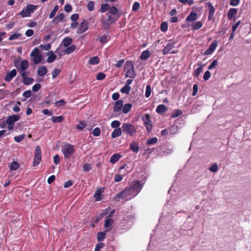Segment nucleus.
I'll return each instance as SVG.
<instances>
[{
	"instance_id": "24",
	"label": "nucleus",
	"mask_w": 251,
	"mask_h": 251,
	"mask_svg": "<svg viewBox=\"0 0 251 251\" xmlns=\"http://www.w3.org/2000/svg\"><path fill=\"white\" fill-rule=\"evenodd\" d=\"M122 134V130L120 128H115V129L111 134V137L112 138H115L117 137L121 136Z\"/></svg>"
},
{
	"instance_id": "22",
	"label": "nucleus",
	"mask_w": 251,
	"mask_h": 251,
	"mask_svg": "<svg viewBox=\"0 0 251 251\" xmlns=\"http://www.w3.org/2000/svg\"><path fill=\"white\" fill-rule=\"evenodd\" d=\"M122 157L119 153H115L112 155L110 158V162L112 164H115Z\"/></svg>"
},
{
	"instance_id": "5",
	"label": "nucleus",
	"mask_w": 251,
	"mask_h": 251,
	"mask_svg": "<svg viewBox=\"0 0 251 251\" xmlns=\"http://www.w3.org/2000/svg\"><path fill=\"white\" fill-rule=\"evenodd\" d=\"M129 187L136 196L140 192L143 188V185L139 180H136L132 182Z\"/></svg>"
},
{
	"instance_id": "12",
	"label": "nucleus",
	"mask_w": 251,
	"mask_h": 251,
	"mask_svg": "<svg viewBox=\"0 0 251 251\" xmlns=\"http://www.w3.org/2000/svg\"><path fill=\"white\" fill-rule=\"evenodd\" d=\"M217 44L216 41L213 42L210 45L209 48L207 49L204 53V55L211 54L216 49Z\"/></svg>"
},
{
	"instance_id": "32",
	"label": "nucleus",
	"mask_w": 251,
	"mask_h": 251,
	"mask_svg": "<svg viewBox=\"0 0 251 251\" xmlns=\"http://www.w3.org/2000/svg\"><path fill=\"white\" fill-rule=\"evenodd\" d=\"M100 59L97 56L91 57L89 61V63L91 65H96L99 63Z\"/></svg>"
},
{
	"instance_id": "30",
	"label": "nucleus",
	"mask_w": 251,
	"mask_h": 251,
	"mask_svg": "<svg viewBox=\"0 0 251 251\" xmlns=\"http://www.w3.org/2000/svg\"><path fill=\"white\" fill-rule=\"evenodd\" d=\"M130 149L134 152H138L139 151V147L137 143L133 142L130 145Z\"/></svg>"
},
{
	"instance_id": "11",
	"label": "nucleus",
	"mask_w": 251,
	"mask_h": 251,
	"mask_svg": "<svg viewBox=\"0 0 251 251\" xmlns=\"http://www.w3.org/2000/svg\"><path fill=\"white\" fill-rule=\"evenodd\" d=\"M17 75V71L15 69L7 72L4 78L5 81L10 82L12 78L15 77Z\"/></svg>"
},
{
	"instance_id": "8",
	"label": "nucleus",
	"mask_w": 251,
	"mask_h": 251,
	"mask_svg": "<svg viewBox=\"0 0 251 251\" xmlns=\"http://www.w3.org/2000/svg\"><path fill=\"white\" fill-rule=\"evenodd\" d=\"M41 160V151L40 147L38 146L36 147L34 153L33 166L38 165Z\"/></svg>"
},
{
	"instance_id": "53",
	"label": "nucleus",
	"mask_w": 251,
	"mask_h": 251,
	"mask_svg": "<svg viewBox=\"0 0 251 251\" xmlns=\"http://www.w3.org/2000/svg\"><path fill=\"white\" fill-rule=\"evenodd\" d=\"M25 137V134H22L19 136H16L14 137V140L16 142L19 143V142H21L22 140H23Z\"/></svg>"
},
{
	"instance_id": "62",
	"label": "nucleus",
	"mask_w": 251,
	"mask_h": 251,
	"mask_svg": "<svg viewBox=\"0 0 251 251\" xmlns=\"http://www.w3.org/2000/svg\"><path fill=\"white\" fill-rule=\"evenodd\" d=\"M210 76H211L210 72L209 71H206L203 75V79L205 80H207L210 78Z\"/></svg>"
},
{
	"instance_id": "45",
	"label": "nucleus",
	"mask_w": 251,
	"mask_h": 251,
	"mask_svg": "<svg viewBox=\"0 0 251 251\" xmlns=\"http://www.w3.org/2000/svg\"><path fill=\"white\" fill-rule=\"evenodd\" d=\"M113 220L111 218L106 217L104 222V227L107 228L110 225L112 224Z\"/></svg>"
},
{
	"instance_id": "42",
	"label": "nucleus",
	"mask_w": 251,
	"mask_h": 251,
	"mask_svg": "<svg viewBox=\"0 0 251 251\" xmlns=\"http://www.w3.org/2000/svg\"><path fill=\"white\" fill-rule=\"evenodd\" d=\"M34 79L32 77H26L23 80V82L25 85H29L32 84Z\"/></svg>"
},
{
	"instance_id": "7",
	"label": "nucleus",
	"mask_w": 251,
	"mask_h": 251,
	"mask_svg": "<svg viewBox=\"0 0 251 251\" xmlns=\"http://www.w3.org/2000/svg\"><path fill=\"white\" fill-rule=\"evenodd\" d=\"M130 188L128 186L126 187L124 191L119 193L116 196V199H125L128 196H131L132 197H135L136 195H134Z\"/></svg>"
},
{
	"instance_id": "29",
	"label": "nucleus",
	"mask_w": 251,
	"mask_h": 251,
	"mask_svg": "<svg viewBox=\"0 0 251 251\" xmlns=\"http://www.w3.org/2000/svg\"><path fill=\"white\" fill-rule=\"evenodd\" d=\"M73 40L71 38L66 37L62 41V44L65 47H67L71 44Z\"/></svg>"
},
{
	"instance_id": "56",
	"label": "nucleus",
	"mask_w": 251,
	"mask_h": 251,
	"mask_svg": "<svg viewBox=\"0 0 251 251\" xmlns=\"http://www.w3.org/2000/svg\"><path fill=\"white\" fill-rule=\"evenodd\" d=\"M109 13L112 15H116L118 13V10L116 7L112 6L109 8Z\"/></svg>"
},
{
	"instance_id": "13",
	"label": "nucleus",
	"mask_w": 251,
	"mask_h": 251,
	"mask_svg": "<svg viewBox=\"0 0 251 251\" xmlns=\"http://www.w3.org/2000/svg\"><path fill=\"white\" fill-rule=\"evenodd\" d=\"M206 6L209 9L208 19L211 20L215 12V9L210 2H208L206 3Z\"/></svg>"
},
{
	"instance_id": "20",
	"label": "nucleus",
	"mask_w": 251,
	"mask_h": 251,
	"mask_svg": "<svg viewBox=\"0 0 251 251\" xmlns=\"http://www.w3.org/2000/svg\"><path fill=\"white\" fill-rule=\"evenodd\" d=\"M237 10L235 8H230L227 12V17L231 20L237 14Z\"/></svg>"
},
{
	"instance_id": "18",
	"label": "nucleus",
	"mask_w": 251,
	"mask_h": 251,
	"mask_svg": "<svg viewBox=\"0 0 251 251\" xmlns=\"http://www.w3.org/2000/svg\"><path fill=\"white\" fill-rule=\"evenodd\" d=\"M197 18V14L196 12L192 11L188 16V17L186 18V20L189 22H193L196 20Z\"/></svg>"
},
{
	"instance_id": "6",
	"label": "nucleus",
	"mask_w": 251,
	"mask_h": 251,
	"mask_svg": "<svg viewBox=\"0 0 251 251\" xmlns=\"http://www.w3.org/2000/svg\"><path fill=\"white\" fill-rule=\"evenodd\" d=\"M122 129L124 133L130 136L133 135V133L136 132L134 126L130 123H124Z\"/></svg>"
},
{
	"instance_id": "47",
	"label": "nucleus",
	"mask_w": 251,
	"mask_h": 251,
	"mask_svg": "<svg viewBox=\"0 0 251 251\" xmlns=\"http://www.w3.org/2000/svg\"><path fill=\"white\" fill-rule=\"evenodd\" d=\"M157 139L156 137H153L151 139H149L147 141V145H153L157 143Z\"/></svg>"
},
{
	"instance_id": "16",
	"label": "nucleus",
	"mask_w": 251,
	"mask_h": 251,
	"mask_svg": "<svg viewBox=\"0 0 251 251\" xmlns=\"http://www.w3.org/2000/svg\"><path fill=\"white\" fill-rule=\"evenodd\" d=\"M198 65L199 66V68L197 69L194 73V75L195 77H198L199 76L200 74L202 72L204 66V65L201 62H199Z\"/></svg>"
},
{
	"instance_id": "54",
	"label": "nucleus",
	"mask_w": 251,
	"mask_h": 251,
	"mask_svg": "<svg viewBox=\"0 0 251 251\" xmlns=\"http://www.w3.org/2000/svg\"><path fill=\"white\" fill-rule=\"evenodd\" d=\"M218 64V61L217 60H214L212 61V63L208 66V70H211L212 69H214L216 68V67L217 66Z\"/></svg>"
},
{
	"instance_id": "57",
	"label": "nucleus",
	"mask_w": 251,
	"mask_h": 251,
	"mask_svg": "<svg viewBox=\"0 0 251 251\" xmlns=\"http://www.w3.org/2000/svg\"><path fill=\"white\" fill-rule=\"evenodd\" d=\"M40 48L41 49V50H49L51 48V45L49 44H46L45 45H41L40 46Z\"/></svg>"
},
{
	"instance_id": "36",
	"label": "nucleus",
	"mask_w": 251,
	"mask_h": 251,
	"mask_svg": "<svg viewBox=\"0 0 251 251\" xmlns=\"http://www.w3.org/2000/svg\"><path fill=\"white\" fill-rule=\"evenodd\" d=\"M110 39V37L108 35H104L100 38V41L102 44H105L108 42Z\"/></svg>"
},
{
	"instance_id": "43",
	"label": "nucleus",
	"mask_w": 251,
	"mask_h": 251,
	"mask_svg": "<svg viewBox=\"0 0 251 251\" xmlns=\"http://www.w3.org/2000/svg\"><path fill=\"white\" fill-rule=\"evenodd\" d=\"M130 90H131V88H130V87L129 86H127V85H125V86L123 87L121 89V92L122 93L128 94L129 92H130Z\"/></svg>"
},
{
	"instance_id": "58",
	"label": "nucleus",
	"mask_w": 251,
	"mask_h": 251,
	"mask_svg": "<svg viewBox=\"0 0 251 251\" xmlns=\"http://www.w3.org/2000/svg\"><path fill=\"white\" fill-rule=\"evenodd\" d=\"M209 170L213 173L216 172L218 171V166L216 163H214L210 168Z\"/></svg>"
},
{
	"instance_id": "15",
	"label": "nucleus",
	"mask_w": 251,
	"mask_h": 251,
	"mask_svg": "<svg viewBox=\"0 0 251 251\" xmlns=\"http://www.w3.org/2000/svg\"><path fill=\"white\" fill-rule=\"evenodd\" d=\"M124 102L122 100H118L115 102V105L114 106V111L115 112H119L120 111L123 106Z\"/></svg>"
},
{
	"instance_id": "3",
	"label": "nucleus",
	"mask_w": 251,
	"mask_h": 251,
	"mask_svg": "<svg viewBox=\"0 0 251 251\" xmlns=\"http://www.w3.org/2000/svg\"><path fill=\"white\" fill-rule=\"evenodd\" d=\"M30 56L33 57V61L35 64L40 63L43 59V56L40 53V50L37 48L33 50Z\"/></svg>"
},
{
	"instance_id": "52",
	"label": "nucleus",
	"mask_w": 251,
	"mask_h": 251,
	"mask_svg": "<svg viewBox=\"0 0 251 251\" xmlns=\"http://www.w3.org/2000/svg\"><path fill=\"white\" fill-rule=\"evenodd\" d=\"M161 30L163 32H165L168 29V24L166 22H163L160 26Z\"/></svg>"
},
{
	"instance_id": "33",
	"label": "nucleus",
	"mask_w": 251,
	"mask_h": 251,
	"mask_svg": "<svg viewBox=\"0 0 251 251\" xmlns=\"http://www.w3.org/2000/svg\"><path fill=\"white\" fill-rule=\"evenodd\" d=\"M76 49L75 46L74 45H71L69 47H68L64 50V52L66 54H69L73 52Z\"/></svg>"
},
{
	"instance_id": "64",
	"label": "nucleus",
	"mask_w": 251,
	"mask_h": 251,
	"mask_svg": "<svg viewBox=\"0 0 251 251\" xmlns=\"http://www.w3.org/2000/svg\"><path fill=\"white\" fill-rule=\"evenodd\" d=\"M41 85L40 84H36L32 87V90L34 92H37L41 88Z\"/></svg>"
},
{
	"instance_id": "63",
	"label": "nucleus",
	"mask_w": 251,
	"mask_h": 251,
	"mask_svg": "<svg viewBox=\"0 0 251 251\" xmlns=\"http://www.w3.org/2000/svg\"><path fill=\"white\" fill-rule=\"evenodd\" d=\"M123 179V176L122 175L117 174L115 175L114 180L115 182L121 181Z\"/></svg>"
},
{
	"instance_id": "61",
	"label": "nucleus",
	"mask_w": 251,
	"mask_h": 251,
	"mask_svg": "<svg viewBox=\"0 0 251 251\" xmlns=\"http://www.w3.org/2000/svg\"><path fill=\"white\" fill-rule=\"evenodd\" d=\"M60 73V71L58 69H54L52 72V77L54 78H55L57 75H58Z\"/></svg>"
},
{
	"instance_id": "28",
	"label": "nucleus",
	"mask_w": 251,
	"mask_h": 251,
	"mask_svg": "<svg viewBox=\"0 0 251 251\" xmlns=\"http://www.w3.org/2000/svg\"><path fill=\"white\" fill-rule=\"evenodd\" d=\"M150 52L147 50L142 52L141 54L140 58L142 60H146L148 59L150 56Z\"/></svg>"
},
{
	"instance_id": "50",
	"label": "nucleus",
	"mask_w": 251,
	"mask_h": 251,
	"mask_svg": "<svg viewBox=\"0 0 251 251\" xmlns=\"http://www.w3.org/2000/svg\"><path fill=\"white\" fill-rule=\"evenodd\" d=\"M151 86L150 85H147L146 86V92H145V97L146 98H149L151 96Z\"/></svg>"
},
{
	"instance_id": "48",
	"label": "nucleus",
	"mask_w": 251,
	"mask_h": 251,
	"mask_svg": "<svg viewBox=\"0 0 251 251\" xmlns=\"http://www.w3.org/2000/svg\"><path fill=\"white\" fill-rule=\"evenodd\" d=\"M92 166L90 164L86 163L83 166V170L85 172H88L92 169Z\"/></svg>"
},
{
	"instance_id": "21",
	"label": "nucleus",
	"mask_w": 251,
	"mask_h": 251,
	"mask_svg": "<svg viewBox=\"0 0 251 251\" xmlns=\"http://www.w3.org/2000/svg\"><path fill=\"white\" fill-rule=\"evenodd\" d=\"M48 70L46 67L44 66L40 67L38 70L37 73L39 76H42L46 75Z\"/></svg>"
},
{
	"instance_id": "60",
	"label": "nucleus",
	"mask_w": 251,
	"mask_h": 251,
	"mask_svg": "<svg viewBox=\"0 0 251 251\" xmlns=\"http://www.w3.org/2000/svg\"><path fill=\"white\" fill-rule=\"evenodd\" d=\"M140 7V5L138 2H135L133 3L132 6V10L134 11H136L138 10Z\"/></svg>"
},
{
	"instance_id": "4",
	"label": "nucleus",
	"mask_w": 251,
	"mask_h": 251,
	"mask_svg": "<svg viewBox=\"0 0 251 251\" xmlns=\"http://www.w3.org/2000/svg\"><path fill=\"white\" fill-rule=\"evenodd\" d=\"M36 8L37 7L35 5L28 4L21 11L19 15H21L23 17H28L31 13L34 12Z\"/></svg>"
},
{
	"instance_id": "25",
	"label": "nucleus",
	"mask_w": 251,
	"mask_h": 251,
	"mask_svg": "<svg viewBox=\"0 0 251 251\" xmlns=\"http://www.w3.org/2000/svg\"><path fill=\"white\" fill-rule=\"evenodd\" d=\"M112 23V22L111 21V17L110 16H109L106 20L102 21V24L104 29H108Z\"/></svg>"
},
{
	"instance_id": "39",
	"label": "nucleus",
	"mask_w": 251,
	"mask_h": 251,
	"mask_svg": "<svg viewBox=\"0 0 251 251\" xmlns=\"http://www.w3.org/2000/svg\"><path fill=\"white\" fill-rule=\"evenodd\" d=\"M64 119V117L62 116H53L51 118V120L54 123H60Z\"/></svg>"
},
{
	"instance_id": "19",
	"label": "nucleus",
	"mask_w": 251,
	"mask_h": 251,
	"mask_svg": "<svg viewBox=\"0 0 251 251\" xmlns=\"http://www.w3.org/2000/svg\"><path fill=\"white\" fill-rule=\"evenodd\" d=\"M48 55H49L47 58V62L48 63L53 62L56 58V55L53 53L52 51H49L48 52Z\"/></svg>"
},
{
	"instance_id": "1",
	"label": "nucleus",
	"mask_w": 251,
	"mask_h": 251,
	"mask_svg": "<svg viewBox=\"0 0 251 251\" xmlns=\"http://www.w3.org/2000/svg\"><path fill=\"white\" fill-rule=\"evenodd\" d=\"M125 68L126 69L125 75L126 77L134 78L136 76V74L134 70V64L133 61H127L126 63Z\"/></svg>"
},
{
	"instance_id": "44",
	"label": "nucleus",
	"mask_w": 251,
	"mask_h": 251,
	"mask_svg": "<svg viewBox=\"0 0 251 251\" xmlns=\"http://www.w3.org/2000/svg\"><path fill=\"white\" fill-rule=\"evenodd\" d=\"M22 36V34L18 33H15L13 34H11L10 37H9V40H13L15 39H17L20 37Z\"/></svg>"
},
{
	"instance_id": "23",
	"label": "nucleus",
	"mask_w": 251,
	"mask_h": 251,
	"mask_svg": "<svg viewBox=\"0 0 251 251\" xmlns=\"http://www.w3.org/2000/svg\"><path fill=\"white\" fill-rule=\"evenodd\" d=\"M64 17L65 16L64 14L61 13L59 15L55 17L52 20V22L55 24H58L59 22L63 21Z\"/></svg>"
},
{
	"instance_id": "46",
	"label": "nucleus",
	"mask_w": 251,
	"mask_h": 251,
	"mask_svg": "<svg viewBox=\"0 0 251 251\" xmlns=\"http://www.w3.org/2000/svg\"><path fill=\"white\" fill-rule=\"evenodd\" d=\"M58 6L57 5H56L53 9L52 10V11L51 12L50 14L49 15V18L50 19H52V18L54 17V16H55L57 11L58 10Z\"/></svg>"
},
{
	"instance_id": "9",
	"label": "nucleus",
	"mask_w": 251,
	"mask_h": 251,
	"mask_svg": "<svg viewBox=\"0 0 251 251\" xmlns=\"http://www.w3.org/2000/svg\"><path fill=\"white\" fill-rule=\"evenodd\" d=\"M144 123L145 124L147 130L148 132H151L152 129V124L150 120V116L147 114L142 117Z\"/></svg>"
},
{
	"instance_id": "10",
	"label": "nucleus",
	"mask_w": 251,
	"mask_h": 251,
	"mask_svg": "<svg viewBox=\"0 0 251 251\" xmlns=\"http://www.w3.org/2000/svg\"><path fill=\"white\" fill-rule=\"evenodd\" d=\"M88 28V27L87 22L86 21L83 20V22L80 23V26L78 28L76 32L78 34H81L86 31Z\"/></svg>"
},
{
	"instance_id": "49",
	"label": "nucleus",
	"mask_w": 251,
	"mask_h": 251,
	"mask_svg": "<svg viewBox=\"0 0 251 251\" xmlns=\"http://www.w3.org/2000/svg\"><path fill=\"white\" fill-rule=\"evenodd\" d=\"M94 2L90 1L87 3V7L89 11H93L94 9Z\"/></svg>"
},
{
	"instance_id": "37",
	"label": "nucleus",
	"mask_w": 251,
	"mask_h": 251,
	"mask_svg": "<svg viewBox=\"0 0 251 251\" xmlns=\"http://www.w3.org/2000/svg\"><path fill=\"white\" fill-rule=\"evenodd\" d=\"M19 164L17 162H13L10 166V170L11 171L17 170L19 167Z\"/></svg>"
},
{
	"instance_id": "17",
	"label": "nucleus",
	"mask_w": 251,
	"mask_h": 251,
	"mask_svg": "<svg viewBox=\"0 0 251 251\" xmlns=\"http://www.w3.org/2000/svg\"><path fill=\"white\" fill-rule=\"evenodd\" d=\"M167 110V107L164 104H160L157 106L156 111L158 114H164Z\"/></svg>"
},
{
	"instance_id": "26",
	"label": "nucleus",
	"mask_w": 251,
	"mask_h": 251,
	"mask_svg": "<svg viewBox=\"0 0 251 251\" xmlns=\"http://www.w3.org/2000/svg\"><path fill=\"white\" fill-rule=\"evenodd\" d=\"M29 66V63L27 60H24L21 62L20 69L21 71H24L26 70Z\"/></svg>"
},
{
	"instance_id": "35",
	"label": "nucleus",
	"mask_w": 251,
	"mask_h": 251,
	"mask_svg": "<svg viewBox=\"0 0 251 251\" xmlns=\"http://www.w3.org/2000/svg\"><path fill=\"white\" fill-rule=\"evenodd\" d=\"M132 105L130 103H126L124 105L123 108V112L124 113H127L130 110Z\"/></svg>"
},
{
	"instance_id": "34",
	"label": "nucleus",
	"mask_w": 251,
	"mask_h": 251,
	"mask_svg": "<svg viewBox=\"0 0 251 251\" xmlns=\"http://www.w3.org/2000/svg\"><path fill=\"white\" fill-rule=\"evenodd\" d=\"M202 24L201 22H196L193 24L192 29L194 30H197L201 27Z\"/></svg>"
},
{
	"instance_id": "51",
	"label": "nucleus",
	"mask_w": 251,
	"mask_h": 251,
	"mask_svg": "<svg viewBox=\"0 0 251 251\" xmlns=\"http://www.w3.org/2000/svg\"><path fill=\"white\" fill-rule=\"evenodd\" d=\"M120 124H121V123L119 121L115 120V121H113L111 123V126L113 128H119L118 127L120 126Z\"/></svg>"
},
{
	"instance_id": "14",
	"label": "nucleus",
	"mask_w": 251,
	"mask_h": 251,
	"mask_svg": "<svg viewBox=\"0 0 251 251\" xmlns=\"http://www.w3.org/2000/svg\"><path fill=\"white\" fill-rule=\"evenodd\" d=\"M19 119L20 116L18 115L10 116L8 117L6 123V124H14V123L18 121Z\"/></svg>"
},
{
	"instance_id": "27",
	"label": "nucleus",
	"mask_w": 251,
	"mask_h": 251,
	"mask_svg": "<svg viewBox=\"0 0 251 251\" xmlns=\"http://www.w3.org/2000/svg\"><path fill=\"white\" fill-rule=\"evenodd\" d=\"M173 50V44L170 43L168 44L163 50V52L164 54H168L169 53H172L173 51L171 50Z\"/></svg>"
},
{
	"instance_id": "41",
	"label": "nucleus",
	"mask_w": 251,
	"mask_h": 251,
	"mask_svg": "<svg viewBox=\"0 0 251 251\" xmlns=\"http://www.w3.org/2000/svg\"><path fill=\"white\" fill-rule=\"evenodd\" d=\"M86 126L85 121H80L79 124L76 126V128L79 130H82Z\"/></svg>"
},
{
	"instance_id": "55",
	"label": "nucleus",
	"mask_w": 251,
	"mask_h": 251,
	"mask_svg": "<svg viewBox=\"0 0 251 251\" xmlns=\"http://www.w3.org/2000/svg\"><path fill=\"white\" fill-rule=\"evenodd\" d=\"M92 134L95 136H98L100 134V130L99 127H96L94 129Z\"/></svg>"
},
{
	"instance_id": "2",
	"label": "nucleus",
	"mask_w": 251,
	"mask_h": 251,
	"mask_svg": "<svg viewBox=\"0 0 251 251\" xmlns=\"http://www.w3.org/2000/svg\"><path fill=\"white\" fill-rule=\"evenodd\" d=\"M61 151L65 158L69 159L71 156L74 153V146L71 144H66L62 147Z\"/></svg>"
},
{
	"instance_id": "31",
	"label": "nucleus",
	"mask_w": 251,
	"mask_h": 251,
	"mask_svg": "<svg viewBox=\"0 0 251 251\" xmlns=\"http://www.w3.org/2000/svg\"><path fill=\"white\" fill-rule=\"evenodd\" d=\"M103 190L102 189V188H100V189H98L94 195V197L96 199V201H100V195H101V194L103 192Z\"/></svg>"
},
{
	"instance_id": "59",
	"label": "nucleus",
	"mask_w": 251,
	"mask_h": 251,
	"mask_svg": "<svg viewBox=\"0 0 251 251\" xmlns=\"http://www.w3.org/2000/svg\"><path fill=\"white\" fill-rule=\"evenodd\" d=\"M105 77V75L103 73H99L97 75V79L99 80L103 79Z\"/></svg>"
},
{
	"instance_id": "38",
	"label": "nucleus",
	"mask_w": 251,
	"mask_h": 251,
	"mask_svg": "<svg viewBox=\"0 0 251 251\" xmlns=\"http://www.w3.org/2000/svg\"><path fill=\"white\" fill-rule=\"evenodd\" d=\"M106 233L103 232H99L97 234V240L100 242L101 241L105 238Z\"/></svg>"
},
{
	"instance_id": "40",
	"label": "nucleus",
	"mask_w": 251,
	"mask_h": 251,
	"mask_svg": "<svg viewBox=\"0 0 251 251\" xmlns=\"http://www.w3.org/2000/svg\"><path fill=\"white\" fill-rule=\"evenodd\" d=\"M110 6L108 3H104L101 5L100 12L103 13L108 10Z\"/></svg>"
}]
</instances>
